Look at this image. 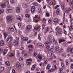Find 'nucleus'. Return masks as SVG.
Instances as JSON below:
<instances>
[{"mask_svg": "<svg viewBox=\"0 0 73 73\" xmlns=\"http://www.w3.org/2000/svg\"><path fill=\"white\" fill-rule=\"evenodd\" d=\"M59 43H61V42H64V39L63 38L60 39L59 40Z\"/></svg>", "mask_w": 73, "mask_h": 73, "instance_id": "20", "label": "nucleus"}, {"mask_svg": "<svg viewBox=\"0 0 73 73\" xmlns=\"http://www.w3.org/2000/svg\"><path fill=\"white\" fill-rule=\"evenodd\" d=\"M21 39L22 40H23V41H25V37H24L23 36H22L21 37Z\"/></svg>", "mask_w": 73, "mask_h": 73, "instance_id": "37", "label": "nucleus"}, {"mask_svg": "<svg viewBox=\"0 0 73 73\" xmlns=\"http://www.w3.org/2000/svg\"><path fill=\"white\" fill-rule=\"evenodd\" d=\"M59 9H57L56 10V13L57 14V15H58L59 14V13H60V12L59 11Z\"/></svg>", "mask_w": 73, "mask_h": 73, "instance_id": "45", "label": "nucleus"}, {"mask_svg": "<svg viewBox=\"0 0 73 73\" xmlns=\"http://www.w3.org/2000/svg\"><path fill=\"white\" fill-rule=\"evenodd\" d=\"M28 37H26L25 38V41H28Z\"/></svg>", "mask_w": 73, "mask_h": 73, "instance_id": "56", "label": "nucleus"}, {"mask_svg": "<svg viewBox=\"0 0 73 73\" xmlns=\"http://www.w3.org/2000/svg\"><path fill=\"white\" fill-rule=\"evenodd\" d=\"M1 6L2 8H4V7H5L6 6L5 4L3 3L1 5Z\"/></svg>", "mask_w": 73, "mask_h": 73, "instance_id": "26", "label": "nucleus"}, {"mask_svg": "<svg viewBox=\"0 0 73 73\" xmlns=\"http://www.w3.org/2000/svg\"><path fill=\"white\" fill-rule=\"evenodd\" d=\"M40 36H41V34H39L38 35V38L39 40H41V38L40 37Z\"/></svg>", "mask_w": 73, "mask_h": 73, "instance_id": "28", "label": "nucleus"}, {"mask_svg": "<svg viewBox=\"0 0 73 73\" xmlns=\"http://www.w3.org/2000/svg\"><path fill=\"white\" fill-rule=\"evenodd\" d=\"M52 50L50 49L49 50H48V52L50 54V55L51 56V55H52V54H53V52H52Z\"/></svg>", "mask_w": 73, "mask_h": 73, "instance_id": "12", "label": "nucleus"}, {"mask_svg": "<svg viewBox=\"0 0 73 73\" xmlns=\"http://www.w3.org/2000/svg\"><path fill=\"white\" fill-rule=\"evenodd\" d=\"M17 19H18V20H20V21L21 20V17H20L19 16H17Z\"/></svg>", "mask_w": 73, "mask_h": 73, "instance_id": "25", "label": "nucleus"}, {"mask_svg": "<svg viewBox=\"0 0 73 73\" xmlns=\"http://www.w3.org/2000/svg\"><path fill=\"white\" fill-rule=\"evenodd\" d=\"M16 10L17 13H19L20 12V9L19 7H17L16 9Z\"/></svg>", "mask_w": 73, "mask_h": 73, "instance_id": "11", "label": "nucleus"}, {"mask_svg": "<svg viewBox=\"0 0 73 73\" xmlns=\"http://www.w3.org/2000/svg\"><path fill=\"white\" fill-rule=\"evenodd\" d=\"M4 68L3 67H2L0 68V72H3L4 70Z\"/></svg>", "mask_w": 73, "mask_h": 73, "instance_id": "31", "label": "nucleus"}, {"mask_svg": "<svg viewBox=\"0 0 73 73\" xmlns=\"http://www.w3.org/2000/svg\"><path fill=\"white\" fill-rule=\"evenodd\" d=\"M55 52H58L59 50V47L58 46H56L55 48Z\"/></svg>", "mask_w": 73, "mask_h": 73, "instance_id": "15", "label": "nucleus"}, {"mask_svg": "<svg viewBox=\"0 0 73 73\" xmlns=\"http://www.w3.org/2000/svg\"><path fill=\"white\" fill-rule=\"evenodd\" d=\"M10 2L11 4H14L15 3V1L13 0L10 1Z\"/></svg>", "mask_w": 73, "mask_h": 73, "instance_id": "48", "label": "nucleus"}, {"mask_svg": "<svg viewBox=\"0 0 73 73\" xmlns=\"http://www.w3.org/2000/svg\"><path fill=\"white\" fill-rule=\"evenodd\" d=\"M6 12L7 13H9V9H7L6 10Z\"/></svg>", "mask_w": 73, "mask_h": 73, "instance_id": "62", "label": "nucleus"}, {"mask_svg": "<svg viewBox=\"0 0 73 73\" xmlns=\"http://www.w3.org/2000/svg\"><path fill=\"white\" fill-rule=\"evenodd\" d=\"M9 31L10 32H13L14 31V29L12 27H10L9 28Z\"/></svg>", "mask_w": 73, "mask_h": 73, "instance_id": "7", "label": "nucleus"}, {"mask_svg": "<svg viewBox=\"0 0 73 73\" xmlns=\"http://www.w3.org/2000/svg\"><path fill=\"white\" fill-rule=\"evenodd\" d=\"M62 34V30L61 29L58 30L56 33V35L57 36H60Z\"/></svg>", "mask_w": 73, "mask_h": 73, "instance_id": "1", "label": "nucleus"}, {"mask_svg": "<svg viewBox=\"0 0 73 73\" xmlns=\"http://www.w3.org/2000/svg\"><path fill=\"white\" fill-rule=\"evenodd\" d=\"M35 68H36V65H34L33 66L32 68H31V70H33L35 69Z\"/></svg>", "mask_w": 73, "mask_h": 73, "instance_id": "24", "label": "nucleus"}, {"mask_svg": "<svg viewBox=\"0 0 73 73\" xmlns=\"http://www.w3.org/2000/svg\"><path fill=\"white\" fill-rule=\"evenodd\" d=\"M22 6L23 8H25L27 7V4L25 3H23L22 5Z\"/></svg>", "mask_w": 73, "mask_h": 73, "instance_id": "32", "label": "nucleus"}, {"mask_svg": "<svg viewBox=\"0 0 73 73\" xmlns=\"http://www.w3.org/2000/svg\"><path fill=\"white\" fill-rule=\"evenodd\" d=\"M38 15H36L35 16V17L34 18V21H35L36 23H38V20L37 19H38Z\"/></svg>", "mask_w": 73, "mask_h": 73, "instance_id": "8", "label": "nucleus"}, {"mask_svg": "<svg viewBox=\"0 0 73 73\" xmlns=\"http://www.w3.org/2000/svg\"><path fill=\"white\" fill-rule=\"evenodd\" d=\"M46 16L47 17H49V13H46Z\"/></svg>", "mask_w": 73, "mask_h": 73, "instance_id": "54", "label": "nucleus"}, {"mask_svg": "<svg viewBox=\"0 0 73 73\" xmlns=\"http://www.w3.org/2000/svg\"><path fill=\"white\" fill-rule=\"evenodd\" d=\"M7 51L8 50H4L3 52V54L4 55H5V54H6V53H7Z\"/></svg>", "mask_w": 73, "mask_h": 73, "instance_id": "23", "label": "nucleus"}, {"mask_svg": "<svg viewBox=\"0 0 73 73\" xmlns=\"http://www.w3.org/2000/svg\"><path fill=\"white\" fill-rule=\"evenodd\" d=\"M44 44L46 45H48L49 44V42L48 41L45 42H44Z\"/></svg>", "mask_w": 73, "mask_h": 73, "instance_id": "34", "label": "nucleus"}, {"mask_svg": "<svg viewBox=\"0 0 73 73\" xmlns=\"http://www.w3.org/2000/svg\"><path fill=\"white\" fill-rule=\"evenodd\" d=\"M28 48H33V46L32 45H31L28 46Z\"/></svg>", "mask_w": 73, "mask_h": 73, "instance_id": "46", "label": "nucleus"}, {"mask_svg": "<svg viewBox=\"0 0 73 73\" xmlns=\"http://www.w3.org/2000/svg\"><path fill=\"white\" fill-rule=\"evenodd\" d=\"M40 27H41L40 26H38L37 27V29L38 31H39V30H40Z\"/></svg>", "mask_w": 73, "mask_h": 73, "instance_id": "50", "label": "nucleus"}, {"mask_svg": "<svg viewBox=\"0 0 73 73\" xmlns=\"http://www.w3.org/2000/svg\"><path fill=\"white\" fill-rule=\"evenodd\" d=\"M52 41L53 42H55V44H56V45H57V40H56L54 38H53L52 39Z\"/></svg>", "mask_w": 73, "mask_h": 73, "instance_id": "21", "label": "nucleus"}, {"mask_svg": "<svg viewBox=\"0 0 73 73\" xmlns=\"http://www.w3.org/2000/svg\"><path fill=\"white\" fill-rule=\"evenodd\" d=\"M4 45V41L3 40H1L0 41V46H3Z\"/></svg>", "mask_w": 73, "mask_h": 73, "instance_id": "17", "label": "nucleus"}, {"mask_svg": "<svg viewBox=\"0 0 73 73\" xmlns=\"http://www.w3.org/2000/svg\"><path fill=\"white\" fill-rule=\"evenodd\" d=\"M21 23H18V26L19 28L21 27Z\"/></svg>", "mask_w": 73, "mask_h": 73, "instance_id": "51", "label": "nucleus"}, {"mask_svg": "<svg viewBox=\"0 0 73 73\" xmlns=\"http://www.w3.org/2000/svg\"><path fill=\"white\" fill-rule=\"evenodd\" d=\"M17 66L18 68L19 69H20L21 68V64L19 63H17Z\"/></svg>", "mask_w": 73, "mask_h": 73, "instance_id": "10", "label": "nucleus"}, {"mask_svg": "<svg viewBox=\"0 0 73 73\" xmlns=\"http://www.w3.org/2000/svg\"><path fill=\"white\" fill-rule=\"evenodd\" d=\"M30 12V10L29 9H27L26 11V13H29Z\"/></svg>", "mask_w": 73, "mask_h": 73, "instance_id": "38", "label": "nucleus"}, {"mask_svg": "<svg viewBox=\"0 0 73 73\" xmlns=\"http://www.w3.org/2000/svg\"><path fill=\"white\" fill-rule=\"evenodd\" d=\"M13 44L15 46H17L19 44V40H15L13 42Z\"/></svg>", "mask_w": 73, "mask_h": 73, "instance_id": "5", "label": "nucleus"}, {"mask_svg": "<svg viewBox=\"0 0 73 73\" xmlns=\"http://www.w3.org/2000/svg\"><path fill=\"white\" fill-rule=\"evenodd\" d=\"M68 11H70L72 9H71V8H70V7H69L67 9Z\"/></svg>", "mask_w": 73, "mask_h": 73, "instance_id": "59", "label": "nucleus"}, {"mask_svg": "<svg viewBox=\"0 0 73 73\" xmlns=\"http://www.w3.org/2000/svg\"><path fill=\"white\" fill-rule=\"evenodd\" d=\"M37 55V53L36 52H34L33 54V56H34V57H36Z\"/></svg>", "mask_w": 73, "mask_h": 73, "instance_id": "30", "label": "nucleus"}, {"mask_svg": "<svg viewBox=\"0 0 73 73\" xmlns=\"http://www.w3.org/2000/svg\"><path fill=\"white\" fill-rule=\"evenodd\" d=\"M73 29V28L72 27V26H70L69 27V30L70 31H72Z\"/></svg>", "mask_w": 73, "mask_h": 73, "instance_id": "29", "label": "nucleus"}, {"mask_svg": "<svg viewBox=\"0 0 73 73\" xmlns=\"http://www.w3.org/2000/svg\"><path fill=\"white\" fill-rule=\"evenodd\" d=\"M35 7L34 6H33L31 7V10L32 13H34L35 11Z\"/></svg>", "mask_w": 73, "mask_h": 73, "instance_id": "4", "label": "nucleus"}, {"mask_svg": "<svg viewBox=\"0 0 73 73\" xmlns=\"http://www.w3.org/2000/svg\"><path fill=\"white\" fill-rule=\"evenodd\" d=\"M62 70H63V69H62V68H60L59 70L60 71V72H59V73H62V72H61V71H62Z\"/></svg>", "mask_w": 73, "mask_h": 73, "instance_id": "43", "label": "nucleus"}, {"mask_svg": "<svg viewBox=\"0 0 73 73\" xmlns=\"http://www.w3.org/2000/svg\"><path fill=\"white\" fill-rule=\"evenodd\" d=\"M19 61H23V57H21L19 58Z\"/></svg>", "mask_w": 73, "mask_h": 73, "instance_id": "42", "label": "nucleus"}, {"mask_svg": "<svg viewBox=\"0 0 73 73\" xmlns=\"http://www.w3.org/2000/svg\"><path fill=\"white\" fill-rule=\"evenodd\" d=\"M69 11H68V10H67L65 12V13H69Z\"/></svg>", "mask_w": 73, "mask_h": 73, "instance_id": "63", "label": "nucleus"}, {"mask_svg": "<svg viewBox=\"0 0 73 73\" xmlns=\"http://www.w3.org/2000/svg\"><path fill=\"white\" fill-rule=\"evenodd\" d=\"M61 6L63 10L64 11V5L63 4H61Z\"/></svg>", "mask_w": 73, "mask_h": 73, "instance_id": "33", "label": "nucleus"}, {"mask_svg": "<svg viewBox=\"0 0 73 73\" xmlns=\"http://www.w3.org/2000/svg\"><path fill=\"white\" fill-rule=\"evenodd\" d=\"M49 28L48 27H46L45 29V30L46 31V32H47V31H49Z\"/></svg>", "mask_w": 73, "mask_h": 73, "instance_id": "53", "label": "nucleus"}, {"mask_svg": "<svg viewBox=\"0 0 73 73\" xmlns=\"http://www.w3.org/2000/svg\"><path fill=\"white\" fill-rule=\"evenodd\" d=\"M32 29V26L31 25H28L26 27V30L27 31H30Z\"/></svg>", "mask_w": 73, "mask_h": 73, "instance_id": "3", "label": "nucleus"}, {"mask_svg": "<svg viewBox=\"0 0 73 73\" xmlns=\"http://www.w3.org/2000/svg\"><path fill=\"white\" fill-rule=\"evenodd\" d=\"M4 36H5V37H6L7 36V33H6L5 32L4 33Z\"/></svg>", "mask_w": 73, "mask_h": 73, "instance_id": "47", "label": "nucleus"}, {"mask_svg": "<svg viewBox=\"0 0 73 73\" xmlns=\"http://www.w3.org/2000/svg\"><path fill=\"white\" fill-rule=\"evenodd\" d=\"M65 62L66 65H69V63L67 60Z\"/></svg>", "mask_w": 73, "mask_h": 73, "instance_id": "58", "label": "nucleus"}, {"mask_svg": "<svg viewBox=\"0 0 73 73\" xmlns=\"http://www.w3.org/2000/svg\"><path fill=\"white\" fill-rule=\"evenodd\" d=\"M5 65H7V66H9L10 65V63L9 62V61H7L5 62Z\"/></svg>", "mask_w": 73, "mask_h": 73, "instance_id": "16", "label": "nucleus"}, {"mask_svg": "<svg viewBox=\"0 0 73 73\" xmlns=\"http://www.w3.org/2000/svg\"><path fill=\"white\" fill-rule=\"evenodd\" d=\"M32 42V40H30L29 41H27V44H29Z\"/></svg>", "mask_w": 73, "mask_h": 73, "instance_id": "57", "label": "nucleus"}, {"mask_svg": "<svg viewBox=\"0 0 73 73\" xmlns=\"http://www.w3.org/2000/svg\"><path fill=\"white\" fill-rule=\"evenodd\" d=\"M68 36L70 37H73V36H72V34L70 33L68 34Z\"/></svg>", "mask_w": 73, "mask_h": 73, "instance_id": "44", "label": "nucleus"}, {"mask_svg": "<svg viewBox=\"0 0 73 73\" xmlns=\"http://www.w3.org/2000/svg\"><path fill=\"white\" fill-rule=\"evenodd\" d=\"M58 19H54V22L55 24L58 23Z\"/></svg>", "mask_w": 73, "mask_h": 73, "instance_id": "14", "label": "nucleus"}, {"mask_svg": "<svg viewBox=\"0 0 73 73\" xmlns=\"http://www.w3.org/2000/svg\"><path fill=\"white\" fill-rule=\"evenodd\" d=\"M27 61H32V59H28L26 60Z\"/></svg>", "mask_w": 73, "mask_h": 73, "instance_id": "39", "label": "nucleus"}, {"mask_svg": "<svg viewBox=\"0 0 73 73\" xmlns=\"http://www.w3.org/2000/svg\"><path fill=\"white\" fill-rule=\"evenodd\" d=\"M25 17H27V18H28L29 19H30V15L29 14H26L25 15Z\"/></svg>", "mask_w": 73, "mask_h": 73, "instance_id": "22", "label": "nucleus"}, {"mask_svg": "<svg viewBox=\"0 0 73 73\" xmlns=\"http://www.w3.org/2000/svg\"><path fill=\"white\" fill-rule=\"evenodd\" d=\"M33 31L35 33H36L37 32V28L36 27H35L33 29Z\"/></svg>", "mask_w": 73, "mask_h": 73, "instance_id": "13", "label": "nucleus"}, {"mask_svg": "<svg viewBox=\"0 0 73 73\" xmlns=\"http://www.w3.org/2000/svg\"><path fill=\"white\" fill-rule=\"evenodd\" d=\"M15 56V54L13 53H11L10 55L9 56L10 57H13Z\"/></svg>", "mask_w": 73, "mask_h": 73, "instance_id": "35", "label": "nucleus"}, {"mask_svg": "<svg viewBox=\"0 0 73 73\" xmlns=\"http://www.w3.org/2000/svg\"><path fill=\"white\" fill-rule=\"evenodd\" d=\"M12 39V38L11 37H8L6 39V41L7 42H9Z\"/></svg>", "mask_w": 73, "mask_h": 73, "instance_id": "6", "label": "nucleus"}, {"mask_svg": "<svg viewBox=\"0 0 73 73\" xmlns=\"http://www.w3.org/2000/svg\"><path fill=\"white\" fill-rule=\"evenodd\" d=\"M71 50V48H68L67 49V52H70V51Z\"/></svg>", "mask_w": 73, "mask_h": 73, "instance_id": "36", "label": "nucleus"}, {"mask_svg": "<svg viewBox=\"0 0 73 73\" xmlns=\"http://www.w3.org/2000/svg\"><path fill=\"white\" fill-rule=\"evenodd\" d=\"M12 73H15V70L14 69L12 71Z\"/></svg>", "mask_w": 73, "mask_h": 73, "instance_id": "64", "label": "nucleus"}, {"mask_svg": "<svg viewBox=\"0 0 73 73\" xmlns=\"http://www.w3.org/2000/svg\"><path fill=\"white\" fill-rule=\"evenodd\" d=\"M61 29V28H60V27L58 26L56 27L55 30L56 31H59V30H60V29Z\"/></svg>", "mask_w": 73, "mask_h": 73, "instance_id": "18", "label": "nucleus"}, {"mask_svg": "<svg viewBox=\"0 0 73 73\" xmlns=\"http://www.w3.org/2000/svg\"><path fill=\"white\" fill-rule=\"evenodd\" d=\"M7 20L8 22L9 23H11L12 21V18L10 17V16H8L7 18Z\"/></svg>", "mask_w": 73, "mask_h": 73, "instance_id": "2", "label": "nucleus"}, {"mask_svg": "<svg viewBox=\"0 0 73 73\" xmlns=\"http://www.w3.org/2000/svg\"><path fill=\"white\" fill-rule=\"evenodd\" d=\"M17 57H19V56H20V53H18L17 54Z\"/></svg>", "mask_w": 73, "mask_h": 73, "instance_id": "61", "label": "nucleus"}, {"mask_svg": "<svg viewBox=\"0 0 73 73\" xmlns=\"http://www.w3.org/2000/svg\"><path fill=\"white\" fill-rule=\"evenodd\" d=\"M4 12V10L3 9H0V14H2Z\"/></svg>", "mask_w": 73, "mask_h": 73, "instance_id": "27", "label": "nucleus"}, {"mask_svg": "<svg viewBox=\"0 0 73 73\" xmlns=\"http://www.w3.org/2000/svg\"><path fill=\"white\" fill-rule=\"evenodd\" d=\"M70 52L71 53H73V48H71Z\"/></svg>", "mask_w": 73, "mask_h": 73, "instance_id": "52", "label": "nucleus"}, {"mask_svg": "<svg viewBox=\"0 0 73 73\" xmlns=\"http://www.w3.org/2000/svg\"><path fill=\"white\" fill-rule=\"evenodd\" d=\"M58 7H59V5H57L56 7H54V9H56V8H57Z\"/></svg>", "mask_w": 73, "mask_h": 73, "instance_id": "60", "label": "nucleus"}, {"mask_svg": "<svg viewBox=\"0 0 73 73\" xmlns=\"http://www.w3.org/2000/svg\"><path fill=\"white\" fill-rule=\"evenodd\" d=\"M36 58H38L40 60H42V56L41 55L38 54L37 56L36 57Z\"/></svg>", "mask_w": 73, "mask_h": 73, "instance_id": "9", "label": "nucleus"}, {"mask_svg": "<svg viewBox=\"0 0 73 73\" xmlns=\"http://www.w3.org/2000/svg\"><path fill=\"white\" fill-rule=\"evenodd\" d=\"M54 71V70L53 69H51V70L48 71V72H53Z\"/></svg>", "mask_w": 73, "mask_h": 73, "instance_id": "49", "label": "nucleus"}, {"mask_svg": "<svg viewBox=\"0 0 73 73\" xmlns=\"http://www.w3.org/2000/svg\"><path fill=\"white\" fill-rule=\"evenodd\" d=\"M50 68V64H48L47 66V70H49Z\"/></svg>", "mask_w": 73, "mask_h": 73, "instance_id": "19", "label": "nucleus"}, {"mask_svg": "<svg viewBox=\"0 0 73 73\" xmlns=\"http://www.w3.org/2000/svg\"><path fill=\"white\" fill-rule=\"evenodd\" d=\"M47 1L48 3H50L52 1V0H47Z\"/></svg>", "mask_w": 73, "mask_h": 73, "instance_id": "40", "label": "nucleus"}, {"mask_svg": "<svg viewBox=\"0 0 73 73\" xmlns=\"http://www.w3.org/2000/svg\"><path fill=\"white\" fill-rule=\"evenodd\" d=\"M27 64L28 65H30L31 64V62H27Z\"/></svg>", "mask_w": 73, "mask_h": 73, "instance_id": "41", "label": "nucleus"}, {"mask_svg": "<svg viewBox=\"0 0 73 73\" xmlns=\"http://www.w3.org/2000/svg\"><path fill=\"white\" fill-rule=\"evenodd\" d=\"M33 5H35V6H37V5H38L37 4V3H33Z\"/></svg>", "mask_w": 73, "mask_h": 73, "instance_id": "55", "label": "nucleus"}]
</instances>
